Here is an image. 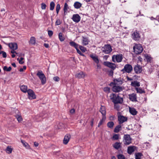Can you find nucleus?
I'll use <instances>...</instances> for the list:
<instances>
[{
	"mask_svg": "<svg viewBox=\"0 0 159 159\" xmlns=\"http://www.w3.org/2000/svg\"><path fill=\"white\" fill-rule=\"evenodd\" d=\"M80 48V50L83 52H85V51H86V48L84 47L81 46H79Z\"/></svg>",
	"mask_w": 159,
	"mask_h": 159,
	"instance_id": "obj_49",
	"label": "nucleus"
},
{
	"mask_svg": "<svg viewBox=\"0 0 159 159\" xmlns=\"http://www.w3.org/2000/svg\"><path fill=\"white\" fill-rule=\"evenodd\" d=\"M82 6V4L78 2H75L74 6V7L76 9L80 8Z\"/></svg>",
	"mask_w": 159,
	"mask_h": 159,
	"instance_id": "obj_28",
	"label": "nucleus"
},
{
	"mask_svg": "<svg viewBox=\"0 0 159 159\" xmlns=\"http://www.w3.org/2000/svg\"><path fill=\"white\" fill-rule=\"evenodd\" d=\"M0 54H2L3 57L4 58H6L7 57V55L6 53L3 51L0 50Z\"/></svg>",
	"mask_w": 159,
	"mask_h": 159,
	"instance_id": "obj_45",
	"label": "nucleus"
},
{
	"mask_svg": "<svg viewBox=\"0 0 159 159\" xmlns=\"http://www.w3.org/2000/svg\"><path fill=\"white\" fill-rule=\"evenodd\" d=\"M55 3L53 2H52L50 3V10H53L54 9Z\"/></svg>",
	"mask_w": 159,
	"mask_h": 159,
	"instance_id": "obj_42",
	"label": "nucleus"
},
{
	"mask_svg": "<svg viewBox=\"0 0 159 159\" xmlns=\"http://www.w3.org/2000/svg\"><path fill=\"white\" fill-rule=\"evenodd\" d=\"M12 151V149L11 148V147L8 146L6 149V152L9 154H10L11 153Z\"/></svg>",
	"mask_w": 159,
	"mask_h": 159,
	"instance_id": "obj_39",
	"label": "nucleus"
},
{
	"mask_svg": "<svg viewBox=\"0 0 159 159\" xmlns=\"http://www.w3.org/2000/svg\"><path fill=\"white\" fill-rule=\"evenodd\" d=\"M123 142L125 145H128L131 143V139L128 134L125 135L123 137Z\"/></svg>",
	"mask_w": 159,
	"mask_h": 159,
	"instance_id": "obj_4",
	"label": "nucleus"
},
{
	"mask_svg": "<svg viewBox=\"0 0 159 159\" xmlns=\"http://www.w3.org/2000/svg\"><path fill=\"white\" fill-rule=\"evenodd\" d=\"M72 19L74 22L78 23L80 21L81 17L78 14H74L73 15Z\"/></svg>",
	"mask_w": 159,
	"mask_h": 159,
	"instance_id": "obj_9",
	"label": "nucleus"
},
{
	"mask_svg": "<svg viewBox=\"0 0 159 159\" xmlns=\"http://www.w3.org/2000/svg\"><path fill=\"white\" fill-rule=\"evenodd\" d=\"M135 89L138 93H142L144 92V90L140 88H136Z\"/></svg>",
	"mask_w": 159,
	"mask_h": 159,
	"instance_id": "obj_43",
	"label": "nucleus"
},
{
	"mask_svg": "<svg viewBox=\"0 0 159 159\" xmlns=\"http://www.w3.org/2000/svg\"><path fill=\"white\" fill-rule=\"evenodd\" d=\"M114 108L117 110H119L120 109V106L117 104H114Z\"/></svg>",
	"mask_w": 159,
	"mask_h": 159,
	"instance_id": "obj_51",
	"label": "nucleus"
},
{
	"mask_svg": "<svg viewBox=\"0 0 159 159\" xmlns=\"http://www.w3.org/2000/svg\"><path fill=\"white\" fill-rule=\"evenodd\" d=\"M23 58L21 57L20 59L19 58H18L17 60L19 61L20 64H22L24 63V62L23 61Z\"/></svg>",
	"mask_w": 159,
	"mask_h": 159,
	"instance_id": "obj_50",
	"label": "nucleus"
},
{
	"mask_svg": "<svg viewBox=\"0 0 159 159\" xmlns=\"http://www.w3.org/2000/svg\"><path fill=\"white\" fill-rule=\"evenodd\" d=\"M53 80L56 81H58L59 80V78L58 76H55L53 77Z\"/></svg>",
	"mask_w": 159,
	"mask_h": 159,
	"instance_id": "obj_54",
	"label": "nucleus"
},
{
	"mask_svg": "<svg viewBox=\"0 0 159 159\" xmlns=\"http://www.w3.org/2000/svg\"><path fill=\"white\" fill-rule=\"evenodd\" d=\"M136 149V147L134 146H131L128 147L127 152L128 154H132L135 150Z\"/></svg>",
	"mask_w": 159,
	"mask_h": 159,
	"instance_id": "obj_14",
	"label": "nucleus"
},
{
	"mask_svg": "<svg viewBox=\"0 0 159 159\" xmlns=\"http://www.w3.org/2000/svg\"><path fill=\"white\" fill-rule=\"evenodd\" d=\"M76 51H77V52L79 54H80V55L81 56H84V55L81 52V51L78 48L77 49H76Z\"/></svg>",
	"mask_w": 159,
	"mask_h": 159,
	"instance_id": "obj_56",
	"label": "nucleus"
},
{
	"mask_svg": "<svg viewBox=\"0 0 159 159\" xmlns=\"http://www.w3.org/2000/svg\"><path fill=\"white\" fill-rule=\"evenodd\" d=\"M70 135L69 134H66L64 137L63 143L65 144H66L69 142L70 138Z\"/></svg>",
	"mask_w": 159,
	"mask_h": 159,
	"instance_id": "obj_17",
	"label": "nucleus"
},
{
	"mask_svg": "<svg viewBox=\"0 0 159 159\" xmlns=\"http://www.w3.org/2000/svg\"><path fill=\"white\" fill-rule=\"evenodd\" d=\"M60 9V6L59 4H57L56 7V12L57 14H58Z\"/></svg>",
	"mask_w": 159,
	"mask_h": 159,
	"instance_id": "obj_47",
	"label": "nucleus"
},
{
	"mask_svg": "<svg viewBox=\"0 0 159 159\" xmlns=\"http://www.w3.org/2000/svg\"><path fill=\"white\" fill-rule=\"evenodd\" d=\"M117 157L118 159H125L124 156L122 155H119Z\"/></svg>",
	"mask_w": 159,
	"mask_h": 159,
	"instance_id": "obj_52",
	"label": "nucleus"
},
{
	"mask_svg": "<svg viewBox=\"0 0 159 159\" xmlns=\"http://www.w3.org/2000/svg\"><path fill=\"white\" fill-rule=\"evenodd\" d=\"M114 125V123L112 121L109 122L107 123V126L111 129L112 128Z\"/></svg>",
	"mask_w": 159,
	"mask_h": 159,
	"instance_id": "obj_37",
	"label": "nucleus"
},
{
	"mask_svg": "<svg viewBox=\"0 0 159 159\" xmlns=\"http://www.w3.org/2000/svg\"><path fill=\"white\" fill-rule=\"evenodd\" d=\"M69 9V8L67 4L66 3H65L64 7V11L65 14L66 12Z\"/></svg>",
	"mask_w": 159,
	"mask_h": 159,
	"instance_id": "obj_38",
	"label": "nucleus"
},
{
	"mask_svg": "<svg viewBox=\"0 0 159 159\" xmlns=\"http://www.w3.org/2000/svg\"><path fill=\"white\" fill-rule=\"evenodd\" d=\"M82 44L84 46H85L88 44V39L87 38L83 37L82 40Z\"/></svg>",
	"mask_w": 159,
	"mask_h": 159,
	"instance_id": "obj_23",
	"label": "nucleus"
},
{
	"mask_svg": "<svg viewBox=\"0 0 159 159\" xmlns=\"http://www.w3.org/2000/svg\"><path fill=\"white\" fill-rule=\"evenodd\" d=\"M143 155L142 153L140 152L136 153L135 154V159H141V157Z\"/></svg>",
	"mask_w": 159,
	"mask_h": 159,
	"instance_id": "obj_33",
	"label": "nucleus"
},
{
	"mask_svg": "<svg viewBox=\"0 0 159 159\" xmlns=\"http://www.w3.org/2000/svg\"><path fill=\"white\" fill-rule=\"evenodd\" d=\"M129 98L130 100L133 102L137 101V96L136 94L133 93L128 95Z\"/></svg>",
	"mask_w": 159,
	"mask_h": 159,
	"instance_id": "obj_13",
	"label": "nucleus"
},
{
	"mask_svg": "<svg viewBox=\"0 0 159 159\" xmlns=\"http://www.w3.org/2000/svg\"><path fill=\"white\" fill-rule=\"evenodd\" d=\"M9 47L11 49L16 50L17 49V45L15 43H11L9 44Z\"/></svg>",
	"mask_w": 159,
	"mask_h": 159,
	"instance_id": "obj_21",
	"label": "nucleus"
},
{
	"mask_svg": "<svg viewBox=\"0 0 159 159\" xmlns=\"http://www.w3.org/2000/svg\"><path fill=\"white\" fill-rule=\"evenodd\" d=\"M5 9L4 8H2L1 9V12H4V13H3V15H4L5 13Z\"/></svg>",
	"mask_w": 159,
	"mask_h": 159,
	"instance_id": "obj_62",
	"label": "nucleus"
},
{
	"mask_svg": "<svg viewBox=\"0 0 159 159\" xmlns=\"http://www.w3.org/2000/svg\"><path fill=\"white\" fill-rule=\"evenodd\" d=\"M75 110L74 109H72L70 110V113L72 114L75 113Z\"/></svg>",
	"mask_w": 159,
	"mask_h": 159,
	"instance_id": "obj_60",
	"label": "nucleus"
},
{
	"mask_svg": "<svg viewBox=\"0 0 159 159\" xmlns=\"http://www.w3.org/2000/svg\"><path fill=\"white\" fill-rule=\"evenodd\" d=\"M123 83V82L121 79H116L114 80V82L111 83V84H114L115 85H120Z\"/></svg>",
	"mask_w": 159,
	"mask_h": 159,
	"instance_id": "obj_16",
	"label": "nucleus"
},
{
	"mask_svg": "<svg viewBox=\"0 0 159 159\" xmlns=\"http://www.w3.org/2000/svg\"><path fill=\"white\" fill-rule=\"evenodd\" d=\"M15 117L17 119L18 122H20L22 121V118L20 113L15 115Z\"/></svg>",
	"mask_w": 159,
	"mask_h": 159,
	"instance_id": "obj_26",
	"label": "nucleus"
},
{
	"mask_svg": "<svg viewBox=\"0 0 159 159\" xmlns=\"http://www.w3.org/2000/svg\"><path fill=\"white\" fill-rule=\"evenodd\" d=\"M102 52L105 54H109L112 51V48L111 46L109 44L105 45L101 48Z\"/></svg>",
	"mask_w": 159,
	"mask_h": 159,
	"instance_id": "obj_3",
	"label": "nucleus"
},
{
	"mask_svg": "<svg viewBox=\"0 0 159 159\" xmlns=\"http://www.w3.org/2000/svg\"><path fill=\"white\" fill-rule=\"evenodd\" d=\"M121 127L120 125H118L114 129V132L116 133H118L120 130Z\"/></svg>",
	"mask_w": 159,
	"mask_h": 159,
	"instance_id": "obj_35",
	"label": "nucleus"
},
{
	"mask_svg": "<svg viewBox=\"0 0 159 159\" xmlns=\"http://www.w3.org/2000/svg\"><path fill=\"white\" fill-rule=\"evenodd\" d=\"M131 85L133 87H139L140 85V83L137 81H133L131 82Z\"/></svg>",
	"mask_w": 159,
	"mask_h": 159,
	"instance_id": "obj_24",
	"label": "nucleus"
},
{
	"mask_svg": "<svg viewBox=\"0 0 159 159\" xmlns=\"http://www.w3.org/2000/svg\"><path fill=\"white\" fill-rule=\"evenodd\" d=\"M61 24V21L60 19H57L55 23L56 25H59Z\"/></svg>",
	"mask_w": 159,
	"mask_h": 159,
	"instance_id": "obj_55",
	"label": "nucleus"
},
{
	"mask_svg": "<svg viewBox=\"0 0 159 159\" xmlns=\"http://www.w3.org/2000/svg\"><path fill=\"white\" fill-rule=\"evenodd\" d=\"M133 39L135 41H138L140 39L139 34L137 31L134 32L132 34Z\"/></svg>",
	"mask_w": 159,
	"mask_h": 159,
	"instance_id": "obj_11",
	"label": "nucleus"
},
{
	"mask_svg": "<svg viewBox=\"0 0 159 159\" xmlns=\"http://www.w3.org/2000/svg\"><path fill=\"white\" fill-rule=\"evenodd\" d=\"M85 76V74L83 71L77 73L75 75V77L79 79L84 78Z\"/></svg>",
	"mask_w": 159,
	"mask_h": 159,
	"instance_id": "obj_20",
	"label": "nucleus"
},
{
	"mask_svg": "<svg viewBox=\"0 0 159 159\" xmlns=\"http://www.w3.org/2000/svg\"><path fill=\"white\" fill-rule=\"evenodd\" d=\"M34 145L36 147L38 146L39 145V143L36 142H34Z\"/></svg>",
	"mask_w": 159,
	"mask_h": 159,
	"instance_id": "obj_63",
	"label": "nucleus"
},
{
	"mask_svg": "<svg viewBox=\"0 0 159 159\" xmlns=\"http://www.w3.org/2000/svg\"><path fill=\"white\" fill-rule=\"evenodd\" d=\"M21 142L26 148L28 149L30 148V146L27 143L23 140H21Z\"/></svg>",
	"mask_w": 159,
	"mask_h": 159,
	"instance_id": "obj_34",
	"label": "nucleus"
},
{
	"mask_svg": "<svg viewBox=\"0 0 159 159\" xmlns=\"http://www.w3.org/2000/svg\"><path fill=\"white\" fill-rule=\"evenodd\" d=\"M133 70L132 66L129 64H126L124 68L122 70V71H125L128 73H130Z\"/></svg>",
	"mask_w": 159,
	"mask_h": 159,
	"instance_id": "obj_6",
	"label": "nucleus"
},
{
	"mask_svg": "<svg viewBox=\"0 0 159 159\" xmlns=\"http://www.w3.org/2000/svg\"><path fill=\"white\" fill-rule=\"evenodd\" d=\"M134 70L135 73H139L142 71V68L140 66L137 65L135 66L134 68Z\"/></svg>",
	"mask_w": 159,
	"mask_h": 159,
	"instance_id": "obj_18",
	"label": "nucleus"
},
{
	"mask_svg": "<svg viewBox=\"0 0 159 159\" xmlns=\"http://www.w3.org/2000/svg\"><path fill=\"white\" fill-rule=\"evenodd\" d=\"M100 111L101 112L102 116H106V108L104 106H101L100 109Z\"/></svg>",
	"mask_w": 159,
	"mask_h": 159,
	"instance_id": "obj_22",
	"label": "nucleus"
},
{
	"mask_svg": "<svg viewBox=\"0 0 159 159\" xmlns=\"http://www.w3.org/2000/svg\"><path fill=\"white\" fill-rule=\"evenodd\" d=\"M69 44L71 46L75 47L76 50L78 48V45L73 41L70 42Z\"/></svg>",
	"mask_w": 159,
	"mask_h": 159,
	"instance_id": "obj_31",
	"label": "nucleus"
},
{
	"mask_svg": "<svg viewBox=\"0 0 159 159\" xmlns=\"http://www.w3.org/2000/svg\"><path fill=\"white\" fill-rule=\"evenodd\" d=\"M20 89L22 91L25 93L27 92L28 90L27 87L25 85H22L20 86Z\"/></svg>",
	"mask_w": 159,
	"mask_h": 159,
	"instance_id": "obj_25",
	"label": "nucleus"
},
{
	"mask_svg": "<svg viewBox=\"0 0 159 159\" xmlns=\"http://www.w3.org/2000/svg\"><path fill=\"white\" fill-rule=\"evenodd\" d=\"M112 90L114 92L117 93L122 91L123 90V88L121 86L115 85L113 87Z\"/></svg>",
	"mask_w": 159,
	"mask_h": 159,
	"instance_id": "obj_10",
	"label": "nucleus"
},
{
	"mask_svg": "<svg viewBox=\"0 0 159 159\" xmlns=\"http://www.w3.org/2000/svg\"><path fill=\"white\" fill-rule=\"evenodd\" d=\"M106 119V116H102V119L100 120V121L98 123V127H99L104 122Z\"/></svg>",
	"mask_w": 159,
	"mask_h": 159,
	"instance_id": "obj_32",
	"label": "nucleus"
},
{
	"mask_svg": "<svg viewBox=\"0 0 159 159\" xmlns=\"http://www.w3.org/2000/svg\"><path fill=\"white\" fill-rule=\"evenodd\" d=\"M129 111L130 113L133 115H135L137 114V112L136 110L134 108H129Z\"/></svg>",
	"mask_w": 159,
	"mask_h": 159,
	"instance_id": "obj_27",
	"label": "nucleus"
},
{
	"mask_svg": "<svg viewBox=\"0 0 159 159\" xmlns=\"http://www.w3.org/2000/svg\"><path fill=\"white\" fill-rule=\"evenodd\" d=\"M44 46L46 48H48L49 47V45L47 43H44Z\"/></svg>",
	"mask_w": 159,
	"mask_h": 159,
	"instance_id": "obj_64",
	"label": "nucleus"
},
{
	"mask_svg": "<svg viewBox=\"0 0 159 159\" xmlns=\"http://www.w3.org/2000/svg\"><path fill=\"white\" fill-rule=\"evenodd\" d=\"M48 34L50 37H51L53 33L51 30H48Z\"/></svg>",
	"mask_w": 159,
	"mask_h": 159,
	"instance_id": "obj_57",
	"label": "nucleus"
},
{
	"mask_svg": "<svg viewBox=\"0 0 159 159\" xmlns=\"http://www.w3.org/2000/svg\"><path fill=\"white\" fill-rule=\"evenodd\" d=\"M90 57L95 63L97 64L98 63L99 61L98 56L93 54H91L90 55Z\"/></svg>",
	"mask_w": 159,
	"mask_h": 159,
	"instance_id": "obj_19",
	"label": "nucleus"
},
{
	"mask_svg": "<svg viewBox=\"0 0 159 159\" xmlns=\"http://www.w3.org/2000/svg\"><path fill=\"white\" fill-rule=\"evenodd\" d=\"M93 121L94 120L93 119H92L91 121V123L90 125L91 126H93Z\"/></svg>",
	"mask_w": 159,
	"mask_h": 159,
	"instance_id": "obj_61",
	"label": "nucleus"
},
{
	"mask_svg": "<svg viewBox=\"0 0 159 159\" xmlns=\"http://www.w3.org/2000/svg\"><path fill=\"white\" fill-rule=\"evenodd\" d=\"M36 75L41 80L42 84H44L46 83V79L43 72L41 70H39L38 71Z\"/></svg>",
	"mask_w": 159,
	"mask_h": 159,
	"instance_id": "obj_2",
	"label": "nucleus"
},
{
	"mask_svg": "<svg viewBox=\"0 0 159 159\" xmlns=\"http://www.w3.org/2000/svg\"><path fill=\"white\" fill-rule=\"evenodd\" d=\"M118 120L120 124H122L127 120V118L126 117H125L123 116L120 115L118 116Z\"/></svg>",
	"mask_w": 159,
	"mask_h": 159,
	"instance_id": "obj_12",
	"label": "nucleus"
},
{
	"mask_svg": "<svg viewBox=\"0 0 159 159\" xmlns=\"http://www.w3.org/2000/svg\"><path fill=\"white\" fill-rule=\"evenodd\" d=\"M116 95L114 93H112L110 94V97L111 99L112 100V101L113 102V101L116 98Z\"/></svg>",
	"mask_w": 159,
	"mask_h": 159,
	"instance_id": "obj_40",
	"label": "nucleus"
},
{
	"mask_svg": "<svg viewBox=\"0 0 159 159\" xmlns=\"http://www.w3.org/2000/svg\"><path fill=\"white\" fill-rule=\"evenodd\" d=\"M119 134H114L112 138L113 140H117L119 139Z\"/></svg>",
	"mask_w": 159,
	"mask_h": 159,
	"instance_id": "obj_41",
	"label": "nucleus"
},
{
	"mask_svg": "<svg viewBox=\"0 0 159 159\" xmlns=\"http://www.w3.org/2000/svg\"><path fill=\"white\" fill-rule=\"evenodd\" d=\"M26 69V66H23V68H21L19 70V71L20 72H23L24 70H25Z\"/></svg>",
	"mask_w": 159,
	"mask_h": 159,
	"instance_id": "obj_58",
	"label": "nucleus"
},
{
	"mask_svg": "<svg viewBox=\"0 0 159 159\" xmlns=\"http://www.w3.org/2000/svg\"><path fill=\"white\" fill-rule=\"evenodd\" d=\"M121 143L119 142H116L113 145V147L116 149H118L121 147Z\"/></svg>",
	"mask_w": 159,
	"mask_h": 159,
	"instance_id": "obj_29",
	"label": "nucleus"
},
{
	"mask_svg": "<svg viewBox=\"0 0 159 159\" xmlns=\"http://www.w3.org/2000/svg\"><path fill=\"white\" fill-rule=\"evenodd\" d=\"M3 69V70L5 71H10L11 70V66H9L8 67H7L6 66H5L4 67Z\"/></svg>",
	"mask_w": 159,
	"mask_h": 159,
	"instance_id": "obj_44",
	"label": "nucleus"
},
{
	"mask_svg": "<svg viewBox=\"0 0 159 159\" xmlns=\"http://www.w3.org/2000/svg\"><path fill=\"white\" fill-rule=\"evenodd\" d=\"M104 64L105 66L111 68L113 70H115L116 68V66L115 64L110 62H104Z\"/></svg>",
	"mask_w": 159,
	"mask_h": 159,
	"instance_id": "obj_8",
	"label": "nucleus"
},
{
	"mask_svg": "<svg viewBox=\"0 0 159 159\" xmlns=\"http://www.w3.org/2000/svg\"><path fill=\"white\" fill-rule=\"evenodd\" d=\"M30 43L32 45H34L36 43V39L34 37H31L29 41Z\"/></svg>",
	"mask_w": 159,
	"mask_h": 159,
	"instance_id": "obj_30",
	"label": "nucleus"
},
{
	"mask_svg": "<svg viewBox=\"0 0 159 159\" xmlns=\"http://www.w3.org/2000/svg\"><path fill=\"white\" fill-rule=\"evenodd\" d=\"M46 5L45 3H42L41 4V8L42 9H43V10L45 9H46Z\"/></svg>",
	"mask_w": 159,
	"mask_h": 159,
	"instance_id": "obj_53",
	"label": "nucleus"
},
{
	"mask_svg": "<svg viewBox=\"0 0 159 159\" xmlns=\"http://www.w3.org/2000/svg\"><path fill=\"white\" fill-rule=\"evenodd\" d=\"M144 57L148 61H150L152 59L151 57L148 55H145Z\"/></svg>",
	"mask_w": 159,
	"mask_h": 159,
	"instance_id": "obj_48",
	"label": "nucleus"
},
{
	"mask_svg": "<svg viewBox=\"0 0 159 159\" xmlns=\"http://www.w3.org/2000/svg\"><path fill=\"white\" fill-rule=\"evenodd\" d=\"M59 38L60 40L62 42L65 40V38L63 36V34L61 33H60L58 35Z\"/></svg>",
	"mask_w": 159,
	"mask_h": 159,
	"instance_id": "obj_36",
	"label": "nucleus"
},
{
	"mask_svg": "<svg viewBox=\"0 0 159 159\" xmlns=\"http://www.w3.org/2000/svg\"><path fill=\"white\" fill-rule=\"evenodd\" d=\"M15 50L12 49V50L11 51V52L12 54L16 53V54H17V53L15 51Z\"/></svg>",
	"mask_w": 159,
	"mask_h": 159,
	"instance_id": "obj_59",
	"label": "nucleus"
},
{
	"mask_svg": "<svg viewBox=\"0 0 159 159\" xmlns=\"http://www.w3.org/2000/svg\"><path fill=\"white\" fill-rule=\"evenodd\" d=\"M134 52L136 54H139L143 51V48L140 44H135L133 48Z\"/></svg>",
	"mask_w": 159,
	"mask_h": 159,
	"instance_id": "obj_1",
	"label": "nucleus"
},
{
	"mask_svg": "<svg viewBox=\"0 0 159 159\" xmlns=\"http://www.w3.org/2000/svg\"><path fill=\"white\" fill-rule=\"evenodd\" d=\"M123 101V98L118 96L116 97L115 99L113 101V102L114 104L122 103Z\"/></svg>",
	"mask_w": 159,
	"mask_h": 159,
	"instance_id": "obj_15",
	"label": "nucleus"
},
{
	"mask_svg": "<svg viewBox=\"0 0 159 159\" xmlns=\"http://www.w3.org/2000/svg\"><path fill=\"white\" fill-rule=\"evenodd\" d=\"M122 55L121 54L113 55L112 57V61L114 62L116 61L117 62H120L122 61Z\"/></svg>",
	"mask_w": 159,
	"mask_h": 159,
	"instance_id": "obj_5",
	"label": "nucleus"
},
{
	"mask_svg": "<svg viewBox=\"0 0 159 159\" xmlns=\"http://www.w3.org/2000/svg\"><path fill=\"white\" fill-rule=\"evenodd\" d=\"M28 97L30 99L36 98V96L34 91L31 89H29L27 91Z\"/></svg>",
	"mask_w": 159,
	"mask_h": 159,
	"instance_id": "obj_7",
	"label": "nucleus"
},
{
	"mask_svg": "<svg viewBox=\"0 0 159 159\" xmlns=\"http://www.w3.org/2000/svg\"><path fill=\"white\" fill-rule=\"evenodd\" d=\"M103 89L105 92L109 93L110 92V89L109 87H107L104 88Z\"/></svg>",
	"mask_w": 159,
	"mask_h": 159,
	"instance_id": "obj_46",
	"label": "nucleus"
}]
</instances>
